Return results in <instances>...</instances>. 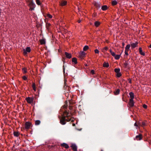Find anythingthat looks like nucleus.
Instances as JSON below:
<instances>
[{
    "instance_id": "nucleus-19",
    "label": "nucleus",
    "mask_w": 151,
    "mask_h": 151,
    "mask_svg": "<svg viewBox=\"0 0 151 151\" xmlns=\"http://www.w3.org/2000/svg\"><path fill=\"white\" fill-rule=\"evenodd\" d=\"M120 92V90L119 89H117L114 92V93L115 95H117L119 94Z\"/></svg>"
},
{
    "instance_id": "nucleus-10",
    "label": "nucleus",
    "mask_w": 151,
    "mask_h": 151,
    "mask_svg": "<svg viewBox=\"0 0 151 151\" xmlns=\"http://www.w3.org/2000/svg\"><path fill=\"white\" fill-rule=\"evenodd\" d=\"M71 147L74 151H77V147L76 145L72 144L71 146Z\"/></svg>"
},
{
    "instance_id": "nucleus-50",
    "label": "nucleus",
    "mask_w": 151,
    "mask_h": 151,
    "mask_svg": "<svg viewBox=\"0 0 151 151\" xmlns=\"http://www.w3.org/2000/svg\"><path fill=\"white\" fill-rule=\"evenodd\" d=\"M122 44H123V45L124 46V43H123Z\"/></svg>"
},
{
    "instance_id": "nucleus-2",
    "label": "nucleus",
    "mask_w": 151,
    "mask_h": 151,
    "mask_svg": "<svg viewBox=\"0 0 151 151\" xmlns=\"http://www.w3.org/2000/svg\"><path fill=\"white\" fill-rule=\"evenodd\" d=\"M23 53L24 55H26L27 53L30 52L31 51V49L29 47H27L25 49H23Z\"/></svg>"
},
{
    "instance_id": "nucleus-33",
    "label": "nucleus",
    "mask_w": 151,
    "mask_h": 151,
    "mask_svg": "<svg viewBox=\"0 0 151 151\" xmlns=\"http://www.w3.org/2000/svg\"><path fill=\"white\" fill-rule=\"evenodd\" d=\"M47 17L50 19H51L52 17V16L49 14H47Z\"/></svg>"
},
{
    "instance_id": "nucleus-22",
    "label": "nucleus",
    "mask_w": 151,
    "mask_h": 151,
    "mask_svg": "<svg viewBox=\"0 0 151 151\" xmlns=\"http://www.w3.org/2000/svg\"><path fill=\"white\" fill-rule=\"evenodd\" d=\"M130 46V45L129 44L127 45L125 47V50L129 51V50Z\"/></svg>"
},
{
    "instance_id": "nucleus-13",
    "label": "nucleus",
    "mask_w": 151,
    "mask_h": 151,
    "mask_svg": "<svg viewBox=\"0 0 151 151\" xmlns=\"http://www.w3.org/2000/svg\"><path fill=\"white\" fill-rule=\"evenodd\" d=\"M40 42L41 44L45 45L46 43V40L44 39H41L40 40Z\"/></svg>"
},
{
    "instance_id": "nucleus-8",
    "label": "nucleus",
    "mask_w": 151,
    "mask_h": 151,
    "mask_svg": "<svg viewBox=\"0 0 151 151\" xmlns=\"http://www.w3.org/2000/svg\"><path fill=\"white\" fill-rule=\"evenodd\" d=\"M129 105L130 107H132L134 106V102L133 101V99H129Z\"/></svg>"
},
{
    "instance_id": "nucleus-23",
    "label": "nucleus",
    "mask_w": 151,
    "mask_h": 151,
    "mask_svg": "<svg viewBox=\"0 0 151 151\" xmlns=\"http://www.w3.org/2000/svg\"><path fill=\"white\" fill-rule=\"evenodd\" d=\"M109 64L108 63H104L103 64V67H109Z\"/></svg>"
},
{
    "instance_id": "nucleus-6",
    "label": "nucleus",
    "mask_w": 151,
    "mask_h": 151,
    "mask_svg": "<svg viewBox=\"0 0 151 151\" xmlns=\"http://www.w3.org/2000/svg\"><path fill=\"white\" fill-rule=\"evenodd\" d=\"M27 103L29 104L32 103L33 100V98L32 97H28L26 99Z\"/></svg>"
},
{
    "instance_id": "nucleus-51",
    "label": "nucleus",
    "mask_w": 151,
    "mask_h": 151,
    "mask_svg": "<svg viewBox=\"0 0 151 151\" xmlns=\"http://www.w3.org/2000/svg\"><path fill=\"white\" fill-rule=\"evenodd\" d=\"M73 126H74V125H75V124H73Z\"/></svg>"
},
{
    "instance_id": "nucleus-36",
    "label": "nucleus",
    "mask_w": 151,
    "mask_h": 151,
    "mask_svg": "<svg viewBox=\"0 0 151 151\" xmlns=\"http://www.w3.org/2000/svg\"><path fill=\"white\" fill-rule=\"evenodd\" d=\"M22 70L23 72L24 73H27V69L25 68H23L22 69Z\"/></svg>"
},
{
    "instance_id": "nucleus-1",
    "label": "nucleus",
    "mask_w": 151,
    "mask_h": 151,
    "mask_svg": "<svg viewBox=\"0 0 151 151\" xmlns=\"http://www.w3.org/2000/svg\"><path fill=\"white\" fill-rule=\"evenodd\" d=\"M66 121L68 122L74 121V118L72 117V114L69 111H65L63 113V116L60 120V123L64 125L66 123Z\"/></svg>"
},
{
    "instance_id": "nucleus-30",
    "label": "nucleus",
    "mask_w": 151,
    "mask_h": 151,
    "mask_svg": "<svg viewBox=\"0 0 151 151\" xmlns=\"http://www.w3.org/2000/svg\"><path fill=\"white\" fill-rule=\"evenodd\" d=\"M51 24L50 23H46V27L47 29H49V27L50 26Z\"/></svg>"
},
{
    "instance_id": "nucleus-34",
    "label": "nucleus",
    "mask_w": 151,
    "mask_h": 151,
    "mask_svg": "<svg viewBox=\"0 0 151 151\" xmlns=\"http://www.w3.org/2000/svg\"><path fill=\"white\" fill-rule=\"evenodd\" d=\"M121 74L120 72L116 73V75L118 77H119L121 76Z\"/></svg>"
},
{
    "instance_id": "nucleus-41",
    "label": "nucleus",
    "mask_w": 151,
    "mask_h": 151,
    "mask_svg": "<svg viewBox=\"0 0 151 151\" xmlns=\"http://www.w3.org/2000/svg\"><path fill=\"white\" fill-rule=\"evenodd\" d=\"M145 122H142V127H144L145 126Z\"/></svg>"
},
{
    "instance_id": "nucleus-49",
    "label": "nucleus",
    "mask_w": 151,
    "mask_h": 151,
    "mask_svg": "<svg viewBox=\"0 0 151 151\" xmlns=\"http://www.w3.org/2000/svg\"><path fill=\"white\" fill-rule=\"evenodd\" d=\"M149 47H150V48H151V44L150 45Z\"/></svg>"
},
{
    "instance_id": "nucleus-31",
    "label": "nucleus",
    "mask_w": 151,
    "mask_h": 151,
    "mask_svg": "<svg viewBox=\"0 0 151 151\" xmlns=\"http://www.w3.org/2000/svg\"><path fill=\"white\" fill-rule=\"evenodd\" d=\"M117 4V2L116 1H113L112 2V4L113 5H115Z\"/></svg>"
},
{
    "instance_id": "nucleus-20",
    "label": "nucleus",
    "mask_w": 151,
    "mask_h": 151,
    "mask_svg": "<svg viewBox=\"0 0 151 151\" xmlns=\"http://www.w3.org/2000/svg\"><path fill=\"white\" fill-rule=\"evenodd\" d=\"M120 57V55H115L114 56V58L116 60L119 59Z\"/></svg>"
},
{
    "instance_id": "nucleus-7",
    "label": "nucleus",
    "mask_w": 151,
    "mask_h": 151,
    "mask_svg": "<svg viewBox=\"0 0 151 151\" xmlns=\"http://www.w3.org/2000/svg\"><path fill=\"white\" fill-rule=\"evenodd\" d=\"M86 55L85 53L83 51H81L79 53V57L81 58H83Z\"/></svg>"
},
{
    "instance_id": "nucleus-25",
    "label": "nucleus",
    "mask_w": 151,
    "mask_h": 151,
    "mask_svg": "<svg viewBox=\"0 0 151 151\" xmlns=\"http://www.w3.org/2000/svg\"><path fill=\"white\" fill-rule=\"evenodd\" d=\"M19 133L18 132H14V134L15 136L18 137L19 136Z\"/></svg>"
},
{
    "instance_id": "nucleus-35",
    "label": "nucleus",
    "mask_w": 151,
    "mask_h": 151,
    "mask_svg": "<svg viewBox=\"0 0 151 151\" xmlns=\"http://www.w3.org/2000/svg\"><path fill=\"white\" fill-rule=\"evenodd\" d=\"M128 51H128L125 50V55H124L125 57V56H127L128 55Z\"/></svg>"
},
{
    "instance_id": "nucleus-52",
    "label": "nucleus",
    "mask_w": 151,
    "mask_h": 151,
    "mask_svg": "<svg viewBox=\"0 0 151 151\" xmlns=\"http://www.w3.org/2000/svg\"><path fill=\"white\" fill-rule=\"evenodd\" d=\"M101 151H103L102 150H101Z\"/></svg>"
},
{
    "instance_id": "nucleus-43",
    "label": "nucleus",
    "mask_w": 151,
    "mask_h": 151,
    "mask_svg": "<svg viewBox=\"0 0 151 151\" xmlns=\"http://www.w3.org/2000/svg\"><path fill=\"white\" fill-rule=\"evenodd\" d=\"M23 79L24 80H27V78L26 77V76H24L23 77Z\"/></svg>"
},
{
    "instance_id": "nucleus-24",
    "label": "nucleus",
    "mask_w": 151,
    "mask_h": 151,
    "mask_svg": "<svg viewBox=\"0 0 151 151\" xmlns=\"http://www.w3.org/2000/svg\"><path fill=\"white\" fill-rule=\"evenodd\" d=\"M72 61L74 62L75 64H76L77 63V59L76 58H73L72 59Z\"/></svg>"
},
{
    "instance_id": "nucleus-48",
    "label": "nucleus",
    "mask_w": 151,
    "mask_h": 151,
    "mask_svg": "<svg viewBox=\"0 0 151 151\" xmlns=\"http://www.w3.org/2000/svg\"><path fill=\"white\" fill-rule=\"evenodd\" d=\"M81 21L80 20H79L78 21V22L79 23H80L81 22Z\"/></svg>"
},
{
    "instance_id": "nucleus-37",
    "label": "nucleus",
    "mask_w": 151,
    "mask_h": 151,
    "mask_svg": "<svg viewBox=\"0 0 151 151\" xmlns=\"http://www.w3.org/2000/svg\"><path fill=\"white\" fill-rule=\"evenodd\" d=\"M94 52L96 54H98L99 53V50L97 49H96L95 50Z\"/></svg>"
},
{
    "instance_id": "nucleus-40",
    "label": "nucleus",
    "mask_w": 151,
    "mask_h": 151,
    "mask_svg": "<svg viewBox=\"0 0 151 151\" xmlns=\"http://www.w3.org/2000/svg\"><path fill=\"white\" fill-rule=\"evenodd\" d=\"M143 107L145 109H146L147 108V106L146 104H144Z\"/></svg>"
},
{
    "instance_id": "nucleus-15",
    "label": "nucleus",
    "mask_w": 151,
    "mask_h": 151,
    "mask_svg": "<svg viewBox=\"0 0 151 151\" xmlns=\"http://www.w3.org/2000/svg\"><path fill=\"white\" fill-rule=\"evenodd\" d=\"M61 145L62 146L64 147L66 149H67L69 148V146L66 143H63L61 144Z\"/></svg>"
},
{
    "instance_id": "nucleus-28",
    "label": "nucleus",
    "mask_w": 151,
    "mask_h": 151,
    "mask_svg": "<svg viewBox=\"0 0 151 151\" xmlns=\"http://www.w3.org/2000/svg\"><path fill=\"white\" fill-rule=\"evenodd\" d=\"M114 71L117 73L120 72V69L119 68H115L114 69Z\"/></svg>"
},
{
    "instance_id": "nucleus-17",
    "label": "nucleus",
    "mask_w": 151,
    "mask_h": 151,
    "mask_svg": "<svg viewBox=\"0 0 151 151\" xmlns=\"http://www.w3.org/2000/svg\"><path fill=\"white\" fill-rule=\"evenodd\" d=\"M139 52L140 54L142 55H145V53L144 52H143L142 51V48L141 47H139Z\"/></svg>"
},
{
    "instance_id": "nucleus-47",
    "label": "nucleus",
    "mask_w": 151,
    "mask_h": 151,
    "mask_svg": "<svg viewBox=\"0 0 151 151\" xmlns=\"http://www.w3.org/2000/svg\"><path fill=\"white\" fill-rule=\"evenodd\" d=\"M109 51L110 52V53H111L113 51H112L111 50V49H110V50H109Z\"/></svg>"
},
{
    "instance_id": "nucleus-16",
    "label": "nucleus",
    "mask_w": 151,
    "mask_h": 151,
    "mask_svg": "<svg viewBox=\"0 0 151 151\" xmlns=\"http://www.w3.org/2000/svg\"><path fill=\"white\" fill-rule=\"evenodd\" d=\"M129 95L130 97V99H133L134 98V93L132 92H130L129 93Z\"/></svg>"
},
{
    "instance_id": "nucleus-44",
    "label": "nucleus",
    "mask_w": 151,
    "mask_h": 151,
    "mask_svg": "<svg viewBox=\"0 0 151 151\" xmlns=\"http://www.w3.org/2000/svg\"><path fill=\"white\" fill-rule=\"evenodd\" d=\"M129 83H131V80L130 79L129 80Z\"/></svg>"
},
{
    "instance_id": "nucleus-18",
    "label": "nucleus",
    "mask_w": 151,
    "mask_h": 151,
    "mask_svg": "<svg viewBox=\"0 0 151 151\" xmlns=\"http://www.w3.org/2000/svg\"><path fill=\"white\" fill-rule=\"evenodd\" d=\"M108 49V47H105L102 49V51L104 53H105L106 51Z\"/></svg>"
},
{
    "instance_id": "nucleus-32",
    "label": "nucleus",
    "mask_w": 151,
    "mask_h": 151,
    "mask_svg": "<svg viewBox=\"0 0 151 151\" xmlns=\"http://www.w3.org/2000/svg\"><path fill=\"white\" fill-rule=\"evenodd\" d=\"M36 1L37 5H40L41 4V3L39 0H36Z\"/></svg>"
},
{
    "instance_id": "nucleus-29",
    "label": "nucleus",
    "mask_w": 151,
    "mask_h": 151,
    "mask_svg": "<svg viewBox=\"0 0 151 151\" xmlns=\"http://www.w3.org/2000/svg\"><path fill=\"white\" fill-rule=\"evenodd\" d=\"M40 123V120H37L35 122V124L36 125H38Z\"/></svg>"
},
{
    "instance_id": "nucleus-42",
    "label": "nucleus",
    "mask_w": 151,
    "mask_h": 151,
    "mask_svg": "<svg viewBox=\"0 0 151 151\" xmlns=\"http://www.w3.org/2000/svg\"><path fill=\"white\" fill-rule=\"evenodd\" d=\"M134 126H136V129H137L138 128V125H137V124L136 123H135L134 124Z\"/></svg>"
},
{
    "instance_id": "nucleus-9",
    "label": "nucleus",
    "mask_w": 151,
    "mask_h": 151,
    "mask_svg": "<svg viewBox=\"0 0 151 151\" xmlns=\"http://www.w3.org/2000/svg\"><path fill=\"white\" fill-rule=\"evenodd\" d=\"M138 42H136L135 43H132L131 44V47L133 48H134L137 46Z\"/></svg>"
},
{
    "instance_id": "nucleus-38",
    "label": "nucleus",
    "mask_w": 151,
    "mask_h": 151,
    "mask_svg": "<svg viewBox=\"0 0 151 151\" xmlns=\"http://www.w3.org/2000/svg\"><path fill=\"white\" fill-rule=\"evenodd\" d=\"M91 73L92 74H94L95 73V71H94V70H92L91 71Z\"/></svg>"
},
{
    "instance_id": "nucleus-21",
    "label": "nucleus",
    "mask_w": 151,
    "mask_h": 151,
    "mask_svg": "<svg viewBox=\"0 0 151 151\" xmlns=\"http://www.w3.org/2000/svg\"><path fill=\"white\" fill-rule=\"evenodd\" d=\"M108 8L107 6L106 5H104L102 7L101 9L103 11L106 10Z\"/></svg>"
},
{
    "instance_id": "nucleus-39",
    "label": "nucleus",
    "mask_w": 151,
    "mask_h": 151,
    "mask_svg": "<svg viewBox=\"0 0 151 151\" xmlns=\"http://www.w3.org/2000/svg\"><path fill=\"white\" fill-rule=\"evenodd\" d=\"M111 54V55L113 57L115 56V55H116L115 53L113 52H112Z\"/></svg>"
},
{
    "instance_id": "nucleus-5",
    "label": "nucleus",
    "mask_w": 151,
    "mask_h": 151,
    "mask_svg": "<svg viewBox=\"0 0 151 151\" xmlns=\"http://www.w3.org/2000/svg\"><path fill=\"white\" fill-rule=\"evenodd\" d=\"M67 4V1L64 0H62L59 2L60 5L62 6L66 5Z\"/></svg>"
},
{
    "instance_id": "nucleus-14",
    "label": "nucleus",
    "mask_w": 151,
    "mask_h": 151,
    "mask_svg": "<svg viewBox=\"0 0 151 151\" xmlns=\"http://www.w3.org/2000/svg\"><path fill=\"white\" fill-rule=\"evenodd\" d=\"M101 22L98 21H95L94 23V25L96 27H98L100 24Z\"/></svg>"
},
{
    "instance_id": "nucleus-26",
    "label": "nucleus",
    "mask_w": 151,
    "mask_h": 151,
    "mask_svg": "<svg viewBox=\"0 0 151 151\" xmlns=\"http://www.w3.org/2000/svg\"><path fill=\"white\" fill-rule=\"evenodd\" d=\"M89 48L88 46L87 45H86L83 48V50L84 51H86Z\"/></svg>"
},
{
    "instance_id": "nucleus-3",
    "label": "nucleus",
    "mask_w": 151,
    "mask_h": 151,
    "mask_svg": "<svg viewBox=\"0 0 151 151\" xmlns=\"http://www.w3.org/2000/svg\"><path fill=\"white\" fill-rule=\"evenodd\" d=\"M35 5L32 1H31L29 4V6L30 8V10L31 11L34 10L35 7Z\"/></svg>"
},
{
    "instance_id": "nucleus-11",
    "label": "nucleus",
    "mask_w": 151,
    "mask_h": 151,
    "mask_svg": "<svg viewBox=\"0 0 151 151\" xmlns=\"http://www.w3.org/2000/svg\"><path fill=\"white\" fill-rule=\"evenodd\" d=\"M142 135L141 134L136 136V139L137 140H141L142 139Z\"/></svg>"
},
{
    "instance_id": "nucleus-45",
    "label": "nucleus",
    "mask_w": 151,
    "mask_h": 151,
    "mask_svg": "<svg viewBox=\"0 0 151 151\" xmlns=\"http://www.w3.org/2000/svg\"><path fill=\"white\" fill-rule=\"evenodd\" d=\"M124 65H125V66H127V65H128V63L127 62H126L124 64Z\"/></svg>"
},
{
    "instance_id": "nucleus-27",
    "label": "nucleus",
    "mask_w": 151,
    "mask_h": 151,
    "mask_svg": "<svg viewBox=\"0 0 151 151\" xmlns=\"http://www.w3.org/2000/svg\"><path fill=\"white\" fill-rule=\"evenodd\" d=\"M32 88H33L34 90L35 91H36V87H35V83H33L32 85Z\"/></svg>"
},
{
    "instance_id": "nucleus-46",
    "label": "nucleus",
    "mask_w": 151,
    "mask_h": 151,
    "mask_svg": "<svg viewBox=\"0 0 151 151\" xmlns=\"http://www.w3.org/2000/svg\"><path fill=\"white\" fill-rule=\"evenodd\" d=\"M64 106V108H66L67 107V105H65Z\"/></svg>"
},
{
    "instance_id": "nucleus-12",
    "label": "nucleus",
    "mask_w": 151,
    "mask_h": 151,
    "mask_svg": "<svg viewBox=\"0 0 151 151\" xmlns=\"http://www.w3.org/2000/svg\"><path fill=\"white\" fill-rule=\"evenodd\" d=\"M65 54L67 58H71L72 55L70 53H69L67 52H65Z\"/></svg>"
},
{
    "instance_id": "nucleus-4",
    "label": "nucleus",
    "mask_w": 151,
    "mask_h": 151,
    "mask_svg": "<svg viewBox=\"0 0 151 151\" xmlns=\"http://www.w3.org/2000/svg\"><path fill=\"white\" fill-rule=\"evenodd\" d=\"M32 125L31 123L29 122H26L25 124V128L26 129H29Z\"/></svg>"
}]
</instances>
